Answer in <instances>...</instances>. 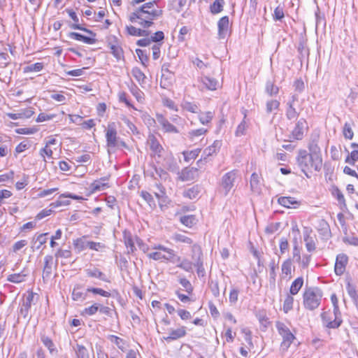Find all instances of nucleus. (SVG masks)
I'll use <instances>...</instances> for the list:
<instances>
[{"label":"nucleus","instance_id":"052dcab7","mask_svg":"<svg viewBox=\"0 0 358 358\" xmlns=\"http://www.w3.org/2000/svg\"><path fill=\"white\" fill-rule=\"evenodd\" d=\"M285 16L284 14V7L282 6H278L273 14V19L275 21H280Z\"/></svg>","mask_w":358,"mask_h":358},{"label":"nucleus","instance_id":"20e7f679","mask_svg":"<svg viewBox=\"0 0 358 358\" xmlns=\"http://www.w3.org/2000/svg\"><path fill=\"white\" fill-rule=\"evenodd\" d=\"M106 145L108 148L122 147L128 149L127 143L117 136L115 122H109L106 129Z\"/></svg>","mask_w":358,"mask_h":358},{"label":"nucleus","instance_id":"3c124183","mask_svg":"<svg viewBox=\"0 0 358 358\" xmlns=\"http://www.w3.org/2000/svg\"><path fill=\"white\" fill-rule=\"evenodd\" d=\"M265 91L269 96H272L278 94L279 88L272 81L268 80L266 83Z\"/></svg>","mask_w":358,"mask_h":358},{"label":"nucleus","instance_id":"cd10ccee","mask_svg":"<svg viewBox=\"0 0 358 358\" xmlns=\"http://www.w3.org/2000/svg\"><path fill=\"white\" fill-rule=\"evenodd\" d=\"M123 238L124 245L127 249V253L129 254L134 252V251L136 250V248L134 245V241L131 233L124 231L123 232Z\"/></svg>","mask_w":358,"mask_h":358},{"label":"nucleus","instance_id":"f3484780","mask_svg":"<svg viewBox=\"0 0 358 358\" xmlns=\"http://www.w3.org/2000/svg\"><path fill=\"white\" fill-rule=\"evenodd\" d=\"M198 177V169L195 167H186L183 169L179 175L181 181H189Z\"/></svg>","mask_w":358,"mask_h":358},{"label":"nucleus","instance_id":"423d86ee","mask_svg":"<svg viewBox=\"0 0 358 358\" xmlns=\"http://www.w3.org/2000/svg\"><path fill=\"white\" fill-rule=\"evenodd\" d=\"M202 256L201 247L196 244L193 245L192 247V259L194 261V266L196 268L199 277H203L206 274Z\"/></svg>","mask_w":358,"mask_h":358},{"label":"nucleus","instance_id":"aec40b11","mask_svg":"<svg viewBox=\"0 0 358 358\" xmlns=\"http://www.w3.org/2000/svg\"><path fill=\"white\" fill-rule=\"evenodd\" d=\"M308 150L310 152L308 154L313 156V158H315V160L316 162L318 163V161H320L321 162H322L321 150H320V147L318 146L317 140L313 139L309 143Z\"/></svg>","mask_w":358,"mask_h":358},{"label":"nucleus","instance_id":"c9c22d12","mask_svg":"<svg viewBox=\"0 0 358 358\" xmlns=\"http://www.w3.org/2000/svg\"><path fill=\"white\" fill-rule=\"evenodd\" d=\"M303 285V278L299 277L296 278L292 283L289 292L291 295H296L298 294Z\"/></svg>","mask_w":358,"mask_h":358},{"label":"nucleus","instance_id":"6ab92c4d","mask_svg":"<svg viewBox=\"0 0 358 358\" xmlns=\"http://www.w3.org/2000/svg\"><path fill=\"white\" fill-rule=\"evenodd\" d=\"M229 21L228 16L221 17L217 22V34L220 38H224L227 36L229 29Z\"/></svg>","mask_w":358,"mask_h":358},{"label":"nucleus","instance_id":"f257e3e1","mask_svg":"<svg viewBox=\"0 0 358 358\" xmlns=\"http://www.w3.org/2000/svg\"><path fill=\"white\" fill-rule=\"evenodd\" d=\"M156 6L155 1L144 3L129 15V21L138 22L143 28H149L153 24V20L162 15V10L157 9Z\"/></svg>","mask_w":358,"mask_h":358},{"label":"nucleus","instance_id":"774afa93","mask_svg":"<svg viewBox=\"0 0 358 358\" xmlns=\"http://www.w3.org/2000/svg\"><path fill=\"white\" fill-rule=\"evenodd\" d=\"M179 282L185 288V291L188 294L192 293L193 287H192V284L190 283V282L187 279H186L185 278H180Z\"/></svg>","mask_w":358,"mask_h":358},{"label":"nucleus","instance_id":"a19ab883","mask_svg":"<svg viewBox=\"0 0 358 358\" xmlns=\"http://www.w3.org/2000/svg\"><path fill=\"white\" fill-rule=\"evenodd\" d=\"M292 261L290 259H287L283 263L281 266V271H282V278H286L289 276L290 278L292 276Z\"/></svg>","mask_w":358,"mask_h":358},{"label":"nucleus","instance_id":"603ef678","mask_svg":"<svg viewBox=\"0 0 358 358\" xmlns=\"http://www.w3.org/2000/svg\"><path fill=\"white\" fill-rule=\"evenodd\" d=\"M72 299L74 301L84 300L85 299V294L81 291L80 285H77L73 288Z\"/></svg>","mask_w":358,"mask_h":358},{"label":"nucleus","instance_id":"dca6fc26","mask_svg":"<svg viewBox=\"0 0 358 358\" xmlns=\"http://www.w3.org/2000/svg\"><path fill=\"white\" fill-rule=\"evenodd\" d=\"M53 257L52 255H46L44 257V266L43 268V280L44 282L48 281L52 276V273Z\"/></svg>","mask_w":358,"mask_h":358},{"label":"nucleus","instance_id":"864d4df0","mask_svg":"<svg viewBox=\"0 0 358 358\" xmlns=\"http://www.w3.org/2000/svg\"><path fill=\"white\" fill-rule=\"evenodd\" d=\"M250 188L252 192H259V176L256 173H253L250 178Z\"/></svg>","mask_w":358,"mask_h":358},{"label":"nucleus","instance_id":"09e8293b","mask_svg":"<svg viewBox=\"0 0 358 358\" xmlns=\"http://www.w3.org/2000/svg\"><path fill=\"white\" fill-rule=\"evenodd\" d=\"M278 268V264L272 260L269 264V281L271 283H275L276 279V270Z\"/></svg>","mask_w":358,"mask_h":358},{"label":"nucleus","instance_id":"473e14b6","mask_svg":"<svg viewBox=\"0 0 358 358\" xmlns=\"http://www.w3.org/2000/svg\"><path fill=\"white\" fill-rule=\"evenodd\" d=\"M178 262L180 263L177 265V267L182 268L187 272L193 273L194 261H189L187 259H181L180 257H178Z\"/></svg>","mask_w":358,"mask_h":358},{"label":"nucleus","instance_id":"49530a36","mask_svg":"<svg viewBox=\"0 0 358 358\" xmlns=\"http://www.w3.org/2000/svg\"><path fill=\"white\" fill-rule=\"evenodd\" d=\"M203 84L210 90H215L217 88L218 82L216 79L205 76L202 78Z\"/></svg>","mask_w":358,"mask_h":358},{"label":"nucleus","instance_id":"ea45409f","mask_svg":"<svg viewBox=\"0 0 358 358\" xmlns=\"http://www.w3.org/2000/svg\"><path fill=\"white\" fill-rule=\"evenodd\" d=\"M73 350L76 355V358H90L87 349L83 345L77 343Z\"/></svg>","mask_w":358,"mask_h":358},{"label":"nucleus","instance_id":"ddd939ff","mask_svg":"<svg viewBox=\"0 0 358 358\" xmlns=\"http://www.w3.org/2000/svg\"><path fill=\"white\" fill-rule=\"evenodd\" d=\"M66 12L69 14V17L73 20L74 23L69 25V27L73 29H78L80 31H83L92 36H95L96 34L93 32L92 30L88 29L82 26L81 24L79 23V19L76 15V13L73 10V9L66 8Z\"/></svg>","mask_w":358,"mask_h":358},{"label":"nucleus","instance_id":"7ed1b4c3","mask_svg":"<svg viewBox=\"0 0 358 358\" xmlns=\"http://www.w3.org/2000/svg\"><path fill=\"white\" fill-rule=\"evenodd\" d=\"M323 296L322 290L317 287H309L303 293V306L309 310H313L319 307Z\"/></svg>","mask_w":358,"mask_h":358},{"label":"nucleus","instance_id":"2f4dec72","mask_svg":"<svg viewBox=\"0 0 358 358\" xmlns=\"http://www.w3.org/2000/svg\"><path fill=\"white\" fill-rule=\"evenodd\" d=\"M351 147L354 148V150L348 155L345 162L350 165H354L358 161V144L352 143H351Z\"/></svg>","mask_w":358,"mask_h":358},{"label":"nucleus","instance_id":"4d7b16f0","mask_svg":"<svg viewBox=\"0 0 358 358\" xmlns=\"http://www.w3.org/2000/svg\"><path fill=\"white\" fill-rule=\"evenodd\" d=\"M221 143L220 141H215L213 144L208 148H206L204 151H203V154L206 156V157H209V156H211L212 155H213L214 153L216 152L217 148H220Z\"/></svg>","mask_w":358,"mask_h":358},{"label":"nucleus","instance_id":"0eeeda50","mask_svg":"<svg viewBox=\"0 0 358 358\" xmlns=\"http://www.w3.org/2000/svg\"><path fill=\"white\" fill-rule=\"evenodd\" d=\"M275 327L279 334L282 337V346L288 348L295 338V336L283 322H277Z\"/></svg>","mask_w":358,"mask_h":358},{"label":"nucleus","instance_id":"bb28decb","mask_svg":"<svg viewBox=\"0 0 358 358\" xmlns=\"http://www.w3.org/2000/svg\"><path fill=\"white\" fill-rule=\"evenodd\" d=\"M311 230L306 229L303 231V239L306 243V248L308 252H313L315 250V243L314 238L310 236Z\"/></svg>","mask_w":358,"mask_h":358},{"label":"nucleus","instance_id":"a211bd4d","mask_svg":"<svg viewBox=\"0 0 358 358\" xmlns=\"http://www.w3.org/2000/svg\"><path fill=\"white\" fill-rule=\"evenodd\" d=\"M148 143L152 154L160 157L164 148L154 135L149 136Z\"/></svg>","mask_w":358,"mask_h":358},{"label":"nucleus","instance_id":"9d476101","mask_svg":"<svg viewBox=\"0 0 358 358\" xmlns=\"http://www.w3.org/2000/svg\"><path fill=\"white\" fill-rule=\"evenodd\" d=\"M108 47L110 49L112 55L117 60H120L124 57V52L120 45L117 38L115 36L108 39Z\"/></svg>","mask_w":358,"mask_h":358},{"label":"nucleus","instance_id":"5701e85b","mask_svg":"<svg viewBox=\"0 0 358 358\" xmlns=\"http://www.w3.org/2000/svg\"><path fill=\"white\" fill-rule=\"evenodd\" d=\"M68 36L69 38L83 41V43L90 45L94 44L96 42V39L94 38V36L88 37L77 32H70L68 34Z\"/></svg>","mask_w":358,"mask_h":358},{"label":"nucleus","instance_id":"f704fd0d","mask_svg":"<svg viewBox=\"0 0 358 358\" xmlns=\"http://www.w3.org/2000/svg\"><path fill=\"white\" fill-rule=\"evenodd\" d=\"M180 221L183 225L189 228H192L196 224L197 219L194 215H187L181 216L180 217Z\"/></svg>","mask_w":358,"mask_h":358},{"label":"nucleus","instance_id":"72a5a7b5","mask_svg":"<svg viewBox=\"0 0 358 358\" xmlns=\"http://www.w3.org/2000/svg\"><path fill=\"white\" fill-rule=\"evenodd\" d=\"M181 107L184 110L197 113L199 111V106L195 102H191L187 100H183L181 103Z\"/></svg>","mask_w":358,"mask_h":358},{"label":"nucleus","instance_id":"39448f33","mask_svg":"<svg viewBox=\"0 0 358 358\" xmlns=\"http://www.w3.org/2000/svg\"><path fill=\"white\" fill-rule=\"evenodd\" d=\"M321 319L323 326L328 329H338L343 323L341 313H331L330 310L321 313Z\"/></svg>","mask_w":358,"mask_h":358},{"label":"nucleus","instance_id":"79ce46f5","mask_svg":"<svg viewBox=\"0 0 358 358\" xmlns=\"http://www.w3.org/2000/svg\"><path fill=\"white\" fill-rule=\"evenodd\" d=\"M90 241L85 240V237L77 238L73 241V245L75 249L78 252H81L88 248V243Z\"/></svg>","mask_w":358,"mask_h":358},{"label":"nucleus","instance_id":"e2e57ef3","mask_svg":"<svg viewBox=\"0 0 358 358\" xmlns=\"http://www.w3.org/2000/svg\"><path fill=\"white\" fill-rule=\"evenodd\" d=\"M280 102L278 100H270L266 102V110L267 113H271L273 110L278 109Z\"/></svg>","mask_w":358,"mask_h":358},{"label":"nucleus","instance_id":"412c9836","mask_svg":"<svg viewBox=\"0 0 358 358\" xmlns=\"http://www.w3.org/2000/svg\"><path fill=\"white\" fill-rule=\"evenodd\" d=\"M48 235V233H44L38 235L37 236L33 237L31 241V248L32 251L38 250H39L43 245L46 243L48 238L47 236Z\"/></svg>","mask_w":358,"mask_h":358},{"label":"nucleus","instance_id":"6e6d98bb","mask_svg":"<svg viewBox=\"0 0 358 358\" xmlns=\"http://www.w3.org/2000/svg\"><path fill=\"white\" fill-rule=\"evenodd\" d=\"M201 152V149H195L191 151H184L182 155L186 162L196 159Z\"/></svg>","mask_w":358,"mask_h":358},{"label":"nucleus","instance_id":"f8f14e48","mask_svg":"<svg viewBox=\"0 0 358 358\" xmlns=\"http://www.w3.org/2000/svg\"><path fill=\"white\" fill-rule=\"evenodd\" d=\"M348 262V257L345 254L341 253L336 256L334 272L337 275H341L345 271L346 266Z\"/></svg>","mask_w":358,"mask_h":358},{"label":"nucleus","instance_id":"8fccbe9b","mask_svg":"<svg viewBox=\"0 0 358 358\" xmlns=\"http://www.w3.org/2000/svg\"><path fill=\"white\" fill-rule=\"evenodd\" d=\"M213 118V113L210 111L201 113L199 115L200 122L203 125L209 124Z\"/></svg>","mask_w":358,"mask_h":358},{"label":"nucleus","instance_id":"4be33fe9","mask_svg":"<svg viewBox=\"0 0 358 358\" xmlns=\"http://www.w3.org/2000/svg\"><path fill=\"white\" fill-rule=\"evenodd\" d=\"M278 203L287 208H296L300 203L292 196H281L278 199Z\"/></svg>","mask_w":358,"mask_h":358},{"label":"nucleus","instance_id":"b1692460","mask_svg":"<svg viewBox=\"0 0 358 358\" xmlns=\"http://www.w3.org/2000/svg\"><path fill=\"white\" fill-rule=\"evenodd\" d=\"M131 74L138 81L141 87L144 88L147 83V77L144 73L138 67H134L131 70Z\"/></svg>","mask_w":358,"mask_h":358},{"label":"nucleus","instance_id":"393cba45","mask_svg":"<svg viewBox=\"0 0 358 358\" xmlns=\"http://www.w3.org/2000/svg\"><path fill=\"white\" fill-rule=\"evenodd\" d=\"M155 187L157 191L155 192V196L159 199V205L166 203L168 197L166 194V189L161 183H156Z\"/></svg>","mask_w":358,"mask_h":358},{"label":"nucleus","instance_id":"9b49d317","mask_svg":"<svg viewBox=\"0 0 358 358\" xmlns=\"http://www.w3.org/2000/svg\"><path fill=\"white\" fill-rule=\"evenodd\" d=\"M35 294L33 292H28L20 306V314L24 318L29 317V313L34 302Z\"/></svg>","mask_w":358,"mask_h":358},{"label":"nucleus","instance_id":"c03bdc74","mask_svg":"<svg viewBox=\"0 0 358 358\" xmlns=\"http://www.w3.org/2000/svg\"><path fill=\"white\" fill-rule=\"evenodd\" d=\"M224 5V0H215L210 6V10L212 14L215 15L221 13Z\"/></svg>","mask_w":358,"mask_h":358},{"label":"nucleus","instance_id":"4c0bfd02","mask_svg":"<svg viewBox=\"0 0 358 358\" xmlns=\"http://www.w3.org/2000/svg\"><path fill=\"white\" fill-rule=\"evenodd\" d=\"M129 88L130 92L136 99V100L138 102L142 103L144 100V93L133 83L130 86H129Z\"/></svg>","mask_w":358,"mask_h":358},{"label":"nucleus","instance_id":"338daca9","mask_svg":"<svg viewBox=\"0 0 358 358\" xmlns=\"http://www.w3.org/2000/svg\"><path fill=\"white\" fill-rule=\"evenodd\" d=\"M199 191L197 187H192L184 192V196L190 199L196 198L199 195Z\"/></svg>","mask_w":358,"mask_h":358},{"label":"nucleus","instance_id":"f03ea898","mask_svg":"<svg viewBox=\"0 0 358 358\" xmlns=\"http://www.w3.org/2000/svg\"><path fill=\"white\" fill-rule=\"evenodd\" d=\"M296 162L303 173H305L306 177L309 178L307 171L310 169H314L315 171H319L322 166V162L318 161L315 162L313 156L308 154L306 150H300L298 152L296 157Z\"/></svg>","mask_w":358,"mask_h":358},{"label":"nucleus","instance_id":"0e129e2a","mask_svg":"<svg viewBox=\"0 0 358 358\" xmlns=\"http://www.w3.org/2000/svg\"><path fill=\"white\" fill-rule=\"evenodd\" d=\"M31 145L29 141L27 140L22 141L16 146L15 152L16 154L21 153L25 151L26 150L29 149L31 147Z\"/></svg>","mask_w":358,"mask_h":358},{"label":"nucleus","instance_id":"2eb2a0df","mask_svg":"<svg viewBox=\"0 0 358 358\" xmlns=\"http://www.w3.org/2000/svg\"><path fill=\"white\" fill-rule=\"evenodd\" d=\"M186 334V327L182 326L176 329H171L169 335L164 336L163 338L167 342H171L185 337Z\"/></svg>","mask_w":358,"mask_h":358},{"label":"nucleus","instance_id":"5fc2aeb1","mask_svg":"<svg viewBox=\"0 0 358 358\" xmlns=\"http://www.w3.org/2000/svg\"><path fill=\"white\" fill-rule=\"evenodd\" d=\"M172 239L176 242L183 243L187 245H191L192 243V240L183 234H175L173 235Z\"/></svg>","mask_w":358,"mask_h":358},{"label":"nucleus","instance_id":"e433bc0d","mask_svg":"<svg viewBox=\"0 0 358 358\" xmlns=\"http://www.w3.org/2000/svg\"><path fill=\"white\" fill-rule=\"evenodd\" d=\"M246 113H244V117L241 122L238 125L236 130L235 131V135L236 136H241L245 134V131L248 127L249 122L246 120Z\"/></svg>","mask_w":358,"mask_h":358},{"label":"nucleus","instance_id":"37998d69","mask_svg":"<svg viewBox=\"0 0 358 358\" xmlns=\"http://www.w3.org/2000/svg\"><path fill=\"white\" fill-rule=\"evenodd\" d=\"M107 178H102L99 180H95L91 185V188L93 192H98L104 190L106 188L108 187L107 183L103 182V181L106 180Z\"/></svg>","mask_w":358,"mask_h":358},{"label":"nucleus","instance_id":"c756f323","mask_svg":"<svg viewBox=\"0 0 358 358\" xmlns=\"http://www.w3.org/2000/svg\"><path fill=\"white\" fill-rule=\"evenodd\" d=\"M28 273H25L24 271H22L20 273L10 274L7 277V281L15 284L21 283L26 280Z\"/></svg>","mask_w":358,"mask_h":358},{"label":"nucleus","instance_id":"a18cd8bd","mask_svg":"<svg viewBox=\"0 0 358 358\" xmlns=\"http://www.w3.org/2000/svg\"><path fill=\"white\" fill-rule=\"evenodd\" d=\"M148 256L150 259H152L154 260H160V261H163V260L170 261L173 258V257H172L171 255H168L166 254H162V252H160V251L149 253L148 255Z\"/></svg>","mask_w":358,"mask_h":358},{"label":"nucleus","instance_id":"1a4fd4ad","mask_svg":"<svg viewBox=\"0 0 358 358\" xmlns=\"http://www.w3.org/2000/svg\"><path fill=\"white\" fill-rule=\"evenodd\" d=\"M308 128L307 121L305 118H299L296 124L294 127L291 131L289 135V138L292 140L300 141L303 139L304 136V132Z\"/></svg>","mask_w":358,"mask_h":358},{"label":"nucleus","instance_id":"58836bf2","mask_svg":"<svg viewBox=\"0 0 358 358\" xmlns=\"http://www.w3.org/2000/svg\"><path fill=\"white\" fill-rule=\"evenodd\" d=\"M127 33L131 36H148L149 31L141 29H138L134 26H127L126 27Z\"/></svg>","mask_w":358,"mask_h":358},{"label":"nucleus","instance_id":"bf43d9fd","mask_svg":"<svg viewBox=\"0 0 358 358\" xmlns=\"http://www.w3.org/2000/svg\"><path fill=\"white\" fill-rule=\"evenodd\" d=\"M343 134L345 138L352 139L354 136V132L352 129V124L348 122H345L343 126Z\"/></svg>","mask_w":358,"mask_h":358},{"label":"nucleus","instance_id":"6e6552de","mask_svg":"<svg viewBox=\"0 0 358 358\" xmlns=\"http://www.w3.org/2000/svg\"><path fill=\"white\" fill-rule=\"evenodd\" d=\"M236 172L233 170L226 173L221 179L220 187L224 196H227L234 186Z\"/></svg>","mask_w":358,"mask_h":358},{"label":"nucleus","instance_id":"7c9ffc66","mask_svg":"<svg viewBox=\"0 0 358 358\" xmlns=\"http://www.w3.org/2000/svg\"><path fill=\"white\" fill-rule=\"evenodd\" d=\"M41 341L43 343V344L48 349L49 352L51 355H57L58 353V350L55 348V345L50 338H49L47 336L43 335L41 337Z\"/></svg>","mask_w":358,"mask_h":358},{"label":"nucleus","instance_id":"c85d7f7f","mask_svg":"<svg viewBox=\"0 0 358 358\" xmlns=\"http://www.w3.org/2000/svg\"><path fill=\"white\" fill-rule=\"evenodd\" d=\"M299 116V112L296 110L294 106H292L291 103H286L285 117L288 120H298Z\"/></svg>","mask_w":358,"mask_h":358},{"label":"nucleus","instance_id":"de8ad7c7","mask_svg":"<svg viewBox=\"0 0 358 358\" xmlns=\"http://www.w3.org/2000/svg\"><path fill=\"white\" fill-rule=\"evenodd\" d=\"M44 67V64L43 62H36L35 64H32L28 66H26L23 68L24 73H29V72H39Z\"/></svg>","mask_w":358,"mask_h":358},{"label":"nucleus","instance_id":"a878e982","mask_svg":"<svg viewBox=\"0 0 358 358\" xmlns=\"http://www.w3.org/2000/svg\"><path fill=\"white\" fill-rule=\"evenodd\" d=\"M85 273L87 277L99 278L104 282H110L106 274L96 268H87Z\"/></svg>","mask_w":358,"mask_h":358},{"label":"nucleus","instance_id":"680f3d73","mask_svg":"<svg viewBox=\"0 0 358 358\" xmlns=\"http://www.w3.org/2000/svg\"><path fill=\"white\" fill-rule=\"evenodd\" d=\"M294 298L287 295L283 303V311L287 313L293 308Z\"/></svg>","mask_w":358,"mask_h":358},{"label":"nucleus","instance_id":"69168bd1","mask_svg":"<svg viewBox=\"0 0 358 358\" xmlns=\"http://www.w3.org/2000/svg\"><path fill=\"white\" fill-rule=\"evenodd\" d=\"M140 195L150 207L155 206L154 199L149 192L146 191H141Z\"/></svg>","mask_w":358,"mask_h":358},{"label":"nucleus","instance_id":"13d9d810","mask_svg":"<svg viewBox=\"0 0 358 358\" xmlns=\"http://www.w3.org/2000/svg\"><path fill=\"white\" fill-rule=\"evenodd\" d=\"M67 197H62V194L60 195V196L59 197V199L57 201H55L50 204V207H52V208H58V207H60L62 206L69 205L70 201L65 199Z\"/></svg>","mask_w":358,"mask_h":358},{"label":"nucleus","instance_id":"4468645a","mask_svg":"<svg viewBox=\"0 0 358 358\" xmlns=\"http://www.w3.org/2000/svg\"><path fill=\"white\" fill-rule=\"evenodd\" d=\"M157 120L162 127V130L166 133L178 134L179 131L178 129L162 114H157Z\"/></svg>","mask_w":358,"mask_h":358}]
</instances>
